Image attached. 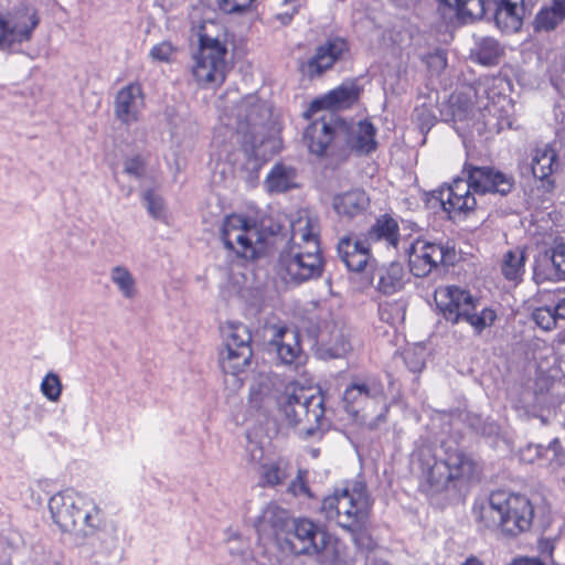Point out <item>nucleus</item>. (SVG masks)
<instances>
[{
    "mask_svg": "<svg viewBox=\"0 0 565 565\" xmlns=\"http://www.w3.org/2000/svg\"><path fill=\"white\" fill-rule=\"evenodd\" d=\"M412 469L417 473L426 494L457 489L476 472V461L455 444L443 443L435 448L422 445L412 454Z\"/></svg>",
    "mask_w": 565,
    "mask_h": 565,
    "instance_id": "1",
    "label": "nucleus"
},
{
    "mask_svg": "<svg viewBox=\"0 0 565 565\" xmlns=\"http://www.w3.org/2000/svg\"><path fill=\"white\" fill-rule=\"evenodd\" d=\"M480 527L501 530L508 536H516L530 529V498L507 490L492 491L487 500L473 505Z\"/></svg>",
    "mask_w": 565,
    "mask_h": 565,
    "instance_id": "2",
    "label": "nucleus"
},
{
    "mask_svg": "<svg viewBox=\"0 0 565 565\" xmlns=\"http://www.w3.org/2000/svg\"><path fill=\"white\" fill-rule=\"evenodd\" d=\"M320 513L334 522L356 541L369 524L371 501L365 483L355 481L350 487L335 488L322 499Z\"/></svg>",
    "mask_w": 565,
    "mask_h": 565,
    "instance_id": "3",
    "label": "nucleus"
},
{
    "mask_svg": "<svg viewBox=\"0 0 565 565\" xmlns=\"http://www.w3.org/2000/svg\"><path fill=\"white\" fill-rule=\"evenodd\" d=\"M53 522L63 533L92 536L105 526L102 509L84 494L71 489L60 491L49 500Z\"/></svg>",
    "mask_w": 565,
    "mask_h": 565,
    "instance_id": "4",
    "label": "nucleus"
},
{
    "mask_svg": "<svg viewBox=\"0 0 565 565\" xmlns=\"http://www.w3.org/2000/svg\"><path fill=\"white\" fill-rule=\"evenodd\" d=\"M278 404L290 426L298 427L303 439H320L330 427L322 394H310L305 387L289 384Z\"/></svg>",
    "mask_w": 565,
    "mask_h": 565,
    "instance_id": "5",
    "label": "nucleus"
},
{
    "mask_svg": "<svg viewBox=\"0 0 565 565\" xmlns=\"http://www.w3.org/2000/svg\"><path fill=\"white\" fill-rule=\"evenodd\" d=\"M434 298L438 312L447 322L455 326L465 321L472 327L476 335H480L497 320V313L491 308L486 307L477 312L479 299L461 287H440L435 291Z\"/></svg>",
    "mask_w": 565,
    "mask_h": 565,
    "instance_id": "6",
    "label": "nucleus"
},
{
    "mask_svg": "<svg viewBox=\"0 0 565 565\" xmlns=\"http://www.w3.org/2000/svg\"><path fill=\"white\" fill-rule=\"evenodd\" d=\"M504 85H508L505 78L498 75L481 77L471 87L473 96L479 104L478 118L473 124L471 138L477 136L489 139L503 129V120L493 110L495 104L501 98L505 99Z\"/></svg>",
    "mask_w": 565,
    "mask_h": 565,
    "instance_id": "7",
    "label": "nucleus"
},
{
    "mask_svg": "<svg viewBox=\"0 0 565 565\" xmlns=\"http://www.w3.org/2000/svg\"><path fill=\"white\" fill-rule=\"evenodd\" d=\"M224 247L238 257L255 260L265 254L266 236L256 222L239 214L225 217L220 231Z\"/></svg>",
    "mask_w": 565,
    "mask_h": 565,
    "instance_id": "8",
    "label": "nucleus"
},
{
    "mask_svg": "<svg viewBox=\"0 0 565 565\" xmlns=\"http://www.w3.org/2000/svg\"><path fill=\"white\" fill-rule=\"evenodd\" d=\"M222 334L223 348L218 352V364L225 374L238 377L252 363V333L244 323L228 321L222 327Z\"/></svg>",
    "mask_w": 565,
    "mask_h": 565,
    "instance_id": "9",
    "label": "nucleus"
},
{
    "mask_svg": "<svg viewBox=\"0 0 565 565\" xmlns=\"http://www.w3.org/2000/svg\"><path fill=\"white\" fill-rule=\"evenodd\" d=\"M226 54V45L217 38H211L205 33L200 34L199 50L193 55L192 66V75L199 85L220 86L224 83L227 68Z\"/></svg>",
    "mask_w": 565,
    "mask_h": 565,
    "instance_id": "10",
    "label": "nucleus"
},
{
    "mask_svg": "<svg viewBox=\"0 0 565 565\" xmlns=\"http://www.w3.org/2000/svg\"><path fill=\"white\" fill-rule=\"evenodd\" d=\"M338 132V163H343L351 153L369 156L377 149L376 127L367 119L348 121L340 118Z\"/></svg>",
    "mask_w": 565,
    "mask_h": 565,
    "instance_id": "11",
    "label": "nucleus"
},
{
    "mask_svg": "<svg viewBox=\"0 0 565 565\" xmlns=\"http://www.w3.org/2000/svg\"><path fill=\"white\" fill-rule=\"evenodd\" d=\"M39 23L36 10L25 4L0 12V50L13 52L17 46L29 42Z\"/></svg>",
    "mask_w": 565,
    "mask_h": 565,
    "instance_id": "12",
    "label": "nucleus"
},
{
    "mask_svg": "<svg viewBox=\"0 0 565 565\" xmlns=\"http://www.w3.org/2000/svg\"><path fill=\"white\" fill-rule=\"evenodd\" d=\"M407 254L409 270L415 277H426L439 265L449 267L457 262L455 245L449 241L443 244L416 239Z\"/></svg>",
    "mask_w": 565,
    "mask_h": 565,
    "instance_id": "13",
    "label": "nucleus"
},
{
    "mask_svg": "<svg viewBox=\"0 0 565 565\" xmlns=\"http://www.w3.org/2000/svg\"><path fill=\"white\" fill-rule=\"evenodd\" d=\"M302 238L308 243L306 250H291L289 255H281L280 258L290 280L297 284L321 277L324 266L316 235L309 231L302 234Z\"/></svg>",
    "mask_w": 565,
    "mask_h": 565,
    "instance_id": "14",
    "label": "nucleus"
},
{
    "mask_svg": "<svg viewBox=\"0 0 565 565\" xmlns=\"http://www.w3.org/2000/svg\"><path fill=\"white\" fill-rule=\"evenodd\" d=\"M343 408L352 416H358L371 403L380 404L381 412L375 416V424L386 420L390 406L382 382L377 379H367L363 382L351 383L342 395Z\"/></svg>",
    "mask_w": 565,
    "mask_h": 565,
    "instance_id": "15",
    "label": "nucleus"
},
{
    "mask_svg": "<svg viewBox=\"0 0 565 565\" xmlns=\"http://www.w3.org/2000/svg\"><path fill=\"white\" fill-rule=\"evenodd\" d=\"M340 117L330 113L315 119L308 125L303 132V142L309 152L318 158L329 159L331 162L338 163V145Z\"/></svg>",
    "mask_w": 565,
    "mask_h": 565,
    "instance_id": "16",
    "label": "nucleus"
},
{
    "mask_svg": "<svg viewBox=\"0 0 565 565\" xmlns=\"http://www.w3.org/2000/svg\"><path fill=\"white\" fill-rule=\"evenodd\" d=\"M349 53V41L344 36L330 34L316 46L315 53L310 58L300 63L299 70L308 78L313 79L332 70Z\"/></svg>",
    "mask_w": 565,
    "mask_h": 565,
    "instance_id": "17",
    "label": "nucleus"
},
{
    "mask_svg": "<svg viewBox=\"0 0 565 565\" xmlns=\"http://www.w3.org/2000/svg\"><path fill=\"white\" fill-rule=\"evenodd\" d=\"M286 540L296 554L321 555L331 543V535L307 518L292 519Z\"/></svg>",
    "mask_w": 565,
    "mask_h": 565,
    "instance_id": "18",
    "label": "nucleus"
},
{
    "mask_svg": "<svg viewBox=\"0 0 565 565\" xmlns=\"http://www.w3.org/2000/svg\"><path fill=\"white\" fill-rule=\"evenodd\" d=\"M462 173L470 180L473 194H499L504 196L513 188L514 180L511 175L491 166H475L466 162Z\"/></svg>",
    "mask_w": 565,
    "mask_h": 565,
    "instance_id": "19",
    "label": "nucleus"
},
{
    "mask_svg": "<svg viewBox=\"0 0 565 565\" xmlns=\"http://www.w3.org/2000/svg\"><path fill=\"white\" fill-rule=\"evenodd\" d=\"M439 115L441 121L452 124L459 136L470 137L478 118V108L475 109L470 94L460 92L440 105Z\"/></svg>",
    "mask_w": 565,
    "mask_h": 565,
    "instance_id": "20",
    "label": "nucleus"
},
{
    "mask_svg": "<svg viewBox=\"0 0 565 565\" xmlns=\"http://www.w3.org/2000/svg\"><path fill=\"white\" fill-rule=\"evenodd\" d=\"M337 252L341 262L352 273L371 271L377 265L370 244L364 238L352 239L350 236H344L340 238Z\"/></svg>",
    "mask_w": 565,
    "mask_h": 565,
    "instance_id": "21",
    "label": "nucleus"
},
{
    "mask_svg": "<svg viewBox=\"0 0 565 565\" xmlns=\"http://www.w3.org/2000/svg\"><path fill=\"white\" fill-rule=\"evenodd\" d=\"M537 302L542 305L534 308L532 320L543 331H551L559 323L565 322V298H558L553 291H539Z\"/></svg>",
    "mask_w": 565,
    "mask_h": 565,
    "instance_id": "22",
    "label": "nucleus"
},
{
    "mask_svg": "<svg viewBox=\"0 0 565 565\" xmlns=\"http://www.w3.org/2000/svg\"><path fill=\"white\" fill-rule=\"evenodd\" d=\"M292 519L289 511L275 503L267 504L254 522L255 530L262 536L279 539L287 535Z\"/></svg>",
    "mask_w": 565,
    "mask_h": 565,
    "instance_id": "23",
    "label": "nucleus"
},
{
    "mask_svg": "<svg viewBox=\"0 0 565 565\" xmlns=\"http://www.w3.org/2000/svg\"><path fill=\"white\" fill-rule=\"evenodd\" d=\"M270 344L276 348L281 364L298 365L301 359L300 333L297 329L276 327Z\"/></svg>",
    "mask_w": 565,
    "mask_h": 565,
    "instance_id": "24",
    "label": "nucleus"
},
{
    "mask_svg": "<svg viewBox=\"0 0 565 565\" xmlns=\"http://www.w3.org/2000/svg\"><path fill=\"white\" fill-rule=\"evenodd\" d=\"M540 280H565V244L539 254L535 260L534 277Z\"/></svg>",
    "mask_w": 565,
    "mask_h": 565,
    "instance_id": "25",
    "label": "nucleus"
},
{
    "mask_svg": "<svg viewBox=\"0 0 565 565\" xmlns=\"http://www.w3.org/2000/svg\"><path fill=\"white\" fill-rule=\"evenodd\" d=\"M359 99V88L354 84H342L326 95L310 103L308 113H318L323 109H344L351 107Z\"/></svg>",
    "mask_w": 565,
    "mask_h": 565,
    "instance_id": "26",
    "label": "nucleus"
},
{
    "mask_svg": "<svg viewBox=\"0 0 565 565\" xmlns=\"http://www.w3.org/2000/svg\"><path fill=\"white\" fill-rule=\"evenodd\" d=\"M363 238L370 245L372 243H383L387 248L396 249L401 238L397 220L387 213L377 216L375 222L363 234Z\"/></svg>",
    "mask_w": 565,
    "mask_h": 565,
    "instance_id": "27",
    "label": "nucleus"
},
{
    "mask_svg": "<svg viewBox=\"0 0 565 565\" xmlns=\"http://www.w3.org/2000/svg\"><path fill=\"white\" fill-rule=\"evenodd\" d=\"M556 164L555 151L545 146L542 150H537L532 159V177L535 179V186L543 193H548L554 188V181L551 178Z\"/></svg>",
    "mask_w": 565,
    "mask_h": 565,
    "instance_id": "28",
    "label": "nucleus"
},
{
    "mask_svg": "<svg viewBox=\"0 0 565 565\" xmlns=\"http://www.w3.org/2000/svg\"><path fill=\"white\" fill-rule=\"evenodd\" d=\"M142 98L141 87L129 84L121 88L115 99V115L121 122L129 125L137 120L138 100Z\"/></svg>",
    "mask_w": 565,
    "mask_h": 565,
    "instance_id": "29",
    "label": "nucleus"
},
{
    "mask_svg": "<svg viewBox=\"0 0 565 565\" xmlns=\"http://www.w3.org/2000/svg\"><path fill=\"white\" fill-rule=\"evenodd\" d=\"M434 198L439 201L443 210L448 213L450 218L457 215L467 214L477 206L476 196L463 198L454 192V189L440 188L433 193Z\"/></svg>",
    "mask_w": 565,
    "mask_h": 565,
    "instance_id": "30",
    "label": "nucleus"
},
{
    "mask_svg": "<svg viewBox=\"0 0 565 565\" xmlns=\"http://www.w3.org/2000/svg\"><path fill=\"white\" fill-rule=\"evenodd\" d=\"M296 178L294 167L276 163L268 172L264 185L269 193H285L297 188Z\"/></svg>",
    "mask_w": 565,
    "mask_h": 565,
    "instance_id": "31",
    "label": "nucleus"
},
{
    "mask_svg": "<svg viewBox=\"0 0 565 565\" xmlns=\"http://www.w3.org/2000/svg\"><path fill=\"white\" fill-rule=\"evenodd\" d=\"M370 200L363 190H352L333 198V209L339 215L354 217L363 213Z\"/></svg>",
    "mask_w": 565,
    "mask_h": 565,
    "instance_id": "32",
    "label": "nucleus"
},
{
    "mask_svg": "<svg viewBox=\"0 0 565 565\" xmlns=\"http://www.w3.org/2000/svg\"><path fill=\"white\" fill-rule=\"evenodd\" d=\"M379 276L377 290L384 295H392L401 290L404 286L405 270L398 262H392L388 266H382L371 270Z\"/></svg>",
    "mask_w": 565,
    "mask_h": 565,
    "instance_id": "33",
    "label": "nucleus"
},
{
    "mask_svg": "<svg viewBox=\"0 0 565 565\" xmlns=\"http://www.w3.org/2000/svg\"><path fill=\"white\" fill-rule=\"evenodd\" d=\"M503 54L504 49L498 40L491 36H483L475 41L470 57L480 65L494 66L499 64Z\"/></svg>",
    "mask_w": 565,
    "mask_h": 565,
    "instance_id": "34",
    "label": "nucleus"
},
{
    "mask_svg": "<svg viewBox=\"0 0 565 565\" xmlns=\"http://www.w3.org/2000/svg\"><path fill=\"white\" fill-rule=\"evenodd\" d=\"M352 351L349 333L343 330H334L327 342L318 343L317 355L320 359H340Z\"/></svg>",
    "mask_w": 565,
    "mask_h": 565,
    "instance_id": "35",
    "label": "nucleus"
},
{
    "mask_svg": "<svg viewBox=\"0 0 565 565\" xmlns=\"http://www.w3.org/2000/svg\"><path fill=\"white\" fill-rule=\"evenodd\" d=\"M524 3L495 6L494 21L503 32H518L523 23Z\"/></svg>",
    "mask_w": 565,
    "mask_h": 565,
    "instance_id": "36",
    "label": "nucleus"
},
{
    "mask_svg": "<svg viewBox=\"0 0 565 565\" xmlns=\"http://www.w3.org/2000/svg\"><path fill=\"white\" fill-rule=\"evenodd\" d=\"M439 6L455 12L462 21L482 19L487 12V0H438Z\"/></svg>",
    "mask_w": 565,
    "mask_h": 565,
    "instance_id": "37",
    "label": "nucleus"
},
{
    "mask_svg": "<svg viewBox=\"0 0 565 565\" xmlns=\"http://www.w3.org/2000/svg\"><path fill=\"white\" fill-rule=\"evenodd\" d=\"M565 20V0H551V6L542 8L535 15L534 29L537 32L555 30Z\"/></svg>",
    "mask_w": 565,
    "mask_h": 565,
    "instance_id": "38",
    "label": "nucleus"
},
{
    "mask_svg": "<svg viewBox=\"0 0 565 565\" xmlns=\"http://www.w3.org/2000/svg\"><path fill=\"white\" fill-rule=\"evenodd\" d=\"M423 102L414 107L412 121L425 137L437 122L435 103L430 96L422 97Z\"/></svg>",
    "mask_w": 565,
    "mask_h": 565,
    "instance_id": "39",
    "label": "nucleus"
},
{
    "mask_svg": "<svg viewBox=\"0 0 565 565\" xmlns=\"http://www.w3.org/2000/svg\"><path fill=\"white\" fill-rule=\"evenodd\" d=\"M407 305V300L403 297L381 302L379 305L380 319L393 327L403 323L406 316Z\"/></svg>",
    "mask_w": 565,
    "mask_h": 565,
    "instance_id": "40",
    "label": "nucleus"
},
{
    "mask_svg": "<svg viewBox=\"0 0 565 565\" xmlns=\"http://www.w3.org/2000/svg\"><path fill=\"white\" fill-rule=\"evenodd\" d=\"M508 401L516 416L523 420L530 419V390L523 385H512L508 388Z\"/></svg>",
    "mask_w": 565,
    "mask_h": 565,
    "instance_id": "41",
    "label": "nucleus"
},
{
    "mask_svg": "<svg viewBox=\"0 0 565 565\" xmlns=\"http://www.w3.org/2000/svg\"><path fill=\"white\" fill-rule=\"evenodd\" d=\"M110 280L126 299H132L136 294V280L125 266H115L110 270Z\"/></svg>",
    "mask_w": 565,
    "mask_h": 565,
    "instance_id": "42",
    "label": "nucleus"
},
{
    "mask_svg": "<svg viewBox=\"0 0 565 565\" xmlns=\"http://www.w3.org/2000/svg\"><path fill=\"white\" fill-rule=\"evenodd\" d=\"M525 250H509L504 254L501 270L508 280H516L524 273Z\"/></svg>",
    "mask_w": 565,
    "mask_h": 565,
    "instance_id": "43",
    "label": "nucleus"
},
{
    "mask_svg": "<svg viewBox=\"0 0 565 565\" xmlns=\"http://www.w3.org/2000/svg\"><path fill=\"white\" fill-rule=\"evenodd\" d=\"M142 201L148 213L156 220L163 221L166 218V206L163 199L152 189H148L142 193Z\"/></svg>",
    "mask_w": 565,
    "mask_h": 565,
    "instance_id": "44",
    "label": "nucleus"
},
{
    "mask_svg": "<svg viewBox=\"0 0 565 565\" xmlns=\"http://www.w3.org/2000/svg\"><path fill=\"white\" fill-rule=\"evenodd\" d=\"M41 393L50 402H57L61 397L63 385L60 376L54 372H49L40 385Z\"/></svg>",
    "mask_w": 565,
    "mask_h": 565,
    "instance_id": "45",
    "label": "nucleus"
},
{
    "mask_svg": "<svg viewBox=\"0 0 565 565\" xmlns=\"http://www.w3.org/2000/svg\"><path fill=\"white\" fill-rule=\"evenodd\" d=\"M286 477L285 470L277 462L264 463L262 466V481L265 486L274 487L280 484Z\"/></svg>",
    "mask_w": 565,
    "mask_h": 565,
    "instance_id": "46",
    "label": "nucleus"
},
{
    "mask_svg": "<svg viewBox=\"0 0 565 565\" xmlns=\"http://www.w3.org/2000/svg\"><path fill=\"white\" fill-rule=\"evenodd\" d=\"M146 167V160L140 154L129 157L124 161V172L137 180L145 177Z\"/></svg>",
    "mask_w": 565,
    "mask_h": 565,
    "instance_id": "47",
    "label": "nucleus"
},
{
    "mask_svg": "<svg viewBox=\"0 0 565 565\" xmlns=\"http://www.w3.org/2000/svg\"><path fill=\"white\" fill-rule=\"evenodd\" d=\"M177 52V49L169 41H163L153 45L149 52V56L157 62H171L172 55Z\"/></svg>",
    "mask_w": 565,
    "mask_h": 565,
    "instance_id": "48",
    "label": "nucleus"
},
{
    "mask_svg": "<svg viewBox=\"0 0 565 565\" xmlns=\"http://www.w3.org/2000/svg\"><path fill=\"white\" fill-rule=\"evenodd\" d=\"M254 0H215L217 8L225 13L245 12Z\"/></svg>",
    "mask_w": 565,
    "mask_h": 565,
    "instance_id": "49",
    "label": "nucleus"
},
{
    "mask_svg": "<svg viewBox=\"0 0 565 565\" xmlns=\"http://www.w3.org/2000/svg\"><path fill=\"white\" fill-rule=\"evenodd\" d=\"M555 539H540L537 542L539 556L536 558L545 559L551 565H556L553 559V552L555 548Z\"/></svg>",
    "mask_w": 565,
    "mask_h": 565,
    "instance_id": "50",
    "label": "nucleus"
},
{
    "mask_svg": "<svg viewBox=\"0 0 565 565\" xmlns=\"http://www.w3.org/2000/svg\"><path fill=\"white\" fill-rule=\"evenodd\" d=\"M246 106L245 120L250 126H256L258 124L257 116L262 109V105L255 97H248L246 102L242 105V108Z\"/></svg>",
    "mask_w": 565,
    "mask_h": 565,
    "instance_id": "51",
    "label": "nucleus"
},
{
    "mask_svg": "<svg viewBox=\"0 0 565 565\" xmlns=\"http://www.w3.org/2000/svg\"><path fill=\"white\" fill-rule=\"evenodd\" d=\"M561 381H555L550 376H546L543 373H537L535 380V394H544L548 393L556 388V386L561 385Z\"/></svg>",
    "mask_w": 565,
    "mask_h": 565,
    "instance_id": "52",
    "label": "nucleus"
},
{
    "mask_svg": "<svg viewBox=\"0 0 565 565\" xmlns=\"http://www.w3.org/2000/svg\"><path fill=\"white\" fill-rule=\"evenodd\" d=\"M445 189H454V192L457 194L466 196H475L472 192V186L470 185V180H468V177L466 179L463 178H456L451 184L445 185Z\"/></svg>",
    "mask_w": 565,
    "mask_h": 565,
    "instance_id": "53",
    "label": "nucleus"
},
{
    "mask_svg": "<svg viewBox=\"0 0 565 565\" xmlns=\"http://www.w3.org/2000/svg\"><path fill=\"white\" fill-rule=\"evenodd\" d=\"M499 430H500L499 425L490 418H487L486 420H483V423L480 427V434L484 435V436H495L499 434Z\"/></svg>",
    "mask_w": 565,
    "mask_h": 565,
    "instance_id": "54",
    "label": "nucleus"
},
{
    "mask_svg": "<svg viewBox=\"0 0 565 565\" xmlns=\"http://www.w3.org/2000/svg\"><path fill=\"white\" fill-rule=\"evenodd\" d=\"M28 409L33 414L34 418L38 422H42L45 413V408L40 404H31L28 406Z\"/></svg>",
    "mask_w": 565,
    "mask_h": 565,
    "instance_id": "55",
    "label": "nucleus"
},
{
    "mask_svg": "<svg viewBox=\"0 0 565 565\" xmlns=\"http://www.w3.org/2000/svg\"><path fill=\"white\" fill-rule=\"evenodd\" d=\"M230 553L232 555H243L245 556V552L243 550H235L233 547H230ZM243 565H259L258 562L254 558L248 559L247 557H244Z\"/></svg>",
    "mask_w": 565,
    "mask_h": 565,
    "instance_id": "56",
    "label": "nucleus"
},
{
    "mask_svg": "<svg viewBox=\"0 0 565 565\" xmlns=\"http://www.w3.org/2000/svg\"><path fill=\"white\" fill-rule=\"evenodd\" d=\"M461 565H484L481 559H479L477 556H469L466 558V561Z\"/></svg>",
    "mask_w": 565,
    "mask_h": 565,
    "instance_id": "57",
    "label": "nucleus"
},
{
    "mask_svg": "<svg viewBox=\"0 0 565 565\" xmlns=\"http://www.w3.org/2000/svg\"><path fill=\"white\" fill-rule=\"evenodd\" d=\"M509 565H530V556L516 557Z\"/></svg>",
    "mask_w": 565,
    "mask_h": 565,
    "instance_id": "58",
    "label": "nucleus"
},
{
    "mask_svg": "<svg viewBox=\"0 0 565 565\" xmlns=\"http://www.w3.org/2000/svg\"><path fill=\"white\" fill-rule=\"evenodd\" d=\"M494 6H507L512 3H524V0H493Z\"/></svg>",
    "mask_w": 565,
    "mask_h": 565,
    "instance_id": "59",
    "label": "nucleus"
},
{
    "mask_svg": "<svg viewBox=\"0 0 565 565\" xmlns=\"http://www.w3.org/2000/svg\"><path fill=\"white\" fill-rule=\"evenodd\" d=\"M532 565H551V564L545 562V559L532 557Z\"/></svg>",
    "mask_w": 565,
    "mask_h": 565,
    "instance_id": "60",
    "label": "nucleus"
},
{
    "mask_svg": "<svg viewBox=\"0 0 565 565\" xmlns=\"http://www.w3.org/2000/svg\"><path fill=\"white\" fill-rule=\"evenodd\" d=\"M280 19H281V22H282L284 24H288V23L291 21L292 15L285 14V15H281V17H280Z\"/></svg>",
    "mask_w": 565,
    "mask_h": 565,
    "instance_id": "61",
    "label": "nucleus"
},
{
    "mask_svg": "<svg viewBox=\"0 0 565 565\" xmlns=\"http://www.w3.org/2000/svg\"><path fill=\"white\" fill-rule=\"evenodd\" d=\"M0 565H12L10 559H3L0 562Z\"/></svg>",
    "mask_w": 565,
    "mask_h": 565,
    "instance_id": "62",
    "label": "nucleus"
},
{
    "mask_svg": "<svg viewBox=\"0 0 565 565\" xmlns=\"http://www.w3.org/2000/svg\"><path fill=\"white\" fill-rule=\"evenodd\" d=\"M301 488H302L303 491H308V487L307 486L302 484Z\"/></svg>",
    "mask_w": 565,
    "mask_h": 565,
    "instance_id": "63",
    "label": "nucleus"
}]
</instances>
